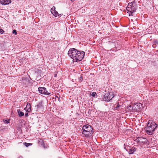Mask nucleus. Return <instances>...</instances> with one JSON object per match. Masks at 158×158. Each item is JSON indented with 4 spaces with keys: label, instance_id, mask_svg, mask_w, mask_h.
Returning a JSON list of instances; mask_svg holds the SVG:
<instances>
[{
    "label": "nucleus",
    "instance_id": "nucleus-12",
    "mask_svg": "<svg viewBox=\"0 0 158 158\" xmlns=\"http://www.w3.org/2000/svg\"><path fill=\"white\" fill-rule=\"evenodd\" d=\"M25 110L27 112H30L31 110V106L30 103L27 102V104L26 107L24 108Z\"/></svg>",
    "mask_w": 158,
    "mask_h": 158
},
{
    "label": "nucleus",
    "instance_id": "nucleus-15",
    "mask_svg": "<svg viewBox=\"0 0 158 158\" xmlns=\"http://www.w3.org/2000/svg\"><path fill=\"white\" fill-rule=\"evenodd\" d=\"M51 13L55 17H57L58 15V12L56 10L52 12Z\"/></svg>",
    "mask_w": 158,
    "mask_h": 158
},
{
    "label": "nucleus",
    "instance_id": "nucleus-5",
    "mask_svg": "<svg viewBox=\"0 0 158 158\" xmlns=\"http://www.w3.org/2000/svg\"><path fill=\"white\" fill-rule=\"evenodd\" d=\"M38 90L39 92L42 94L47 95H49L50 94V93L48 91L45 87H39Z\"/></svg>",
    "mask_w": 158,
    "mask_h": 158
},
{
    "label": "nucleus",
    "instance_id": "nucleus-2",
    "mask_svg": "<svg viewBox=\"0 0 158 158\" xmlns=\"http://www.w3.org/2000/svg\"><path fill=\"white\" fill-rule=\"evenodd\" d=\"M157 125L152 120L148 121L147 126L145 127L146 132L149 135L153 134L154 131L157 127Z\"/></svg>",
    "mask_w": 158,
    "mask_h": 158
},
{
    "label": "nucleus",
    "instance_id": "nucleus-11",
    "mask_svg": "<svg viewBox=\"0 0 158 158\" xmlns=\"http://www.w3.org/2000/svg\"><path fill=\"white\" fill-rule=\"evenodd\" d=\"M1 3L2 5H6L11 2L10 0H0Z\"/></svg>",
    "mask_w": 158,
    "mask_h": 158
},
{
    "label": "nucleus",
    "instance_id": "nucleus-17",
    "mask_svg": "<svg viewBox=\"0 0 158 158\" xmlns=\"http://www.w3.org/2000/svg\"><path fill=\"white\" fill-rule=\"evenodd\" d=\"M24 144L27 147H28L30 145H31L32 144V143H26V142L24 143Z\"/></svg>",
    "mask_w": 158,
    "mask_h": 158
},
{
    "label": "nucleus",
    "instance_id": "nucleus-20",
    "mask_svg": "<svg viewBox=\"0 0 158 158\" xmlns=\"http://www.w3.org/2000/svg\"><path fill=\"white\" fill-rule=\"evenodd\" d=\"M132 107L131 105H129L127 106V109H128L130 110H132Z\"/></svg>",
    "mask_w": 158,
    "mask_h": 158
},
{
    "label": "nucleus",
    "instance_id": "nucleus-18",
    "mask_svg": "<svg viewBox=\"0 0 158 158\" xmlns=\"http://www.w3.org/2000/svg\"><path fill=\"white\" fill-rule=\"evenodd\" d=\"M55 7L54 6H53L51 9V12L54 11L56 10H55Z\"/></svg>",
    "mask_w": 158,
    "mask_h": 158
},
{
    "label": "nucleus",
    "instance_id": "nucleus-13",
    "mask_svg": "<svg viewBox=\"0 0 158 158\" xmlns=\"http://www.w3.org/2000/svg\"><path fill=\"white\" fill-rule=\"evenodd\" d=\"M17 112L18 113V114L19 116L21 117L23 116L24 115V113L23 112H21L20 111V110H18Z\"/></svg>",
    "mask_w": 158,
    "mask_h": 158
},
{
    "label": "nucleus",
    "instance_id": "nucleus-7",
    "mask_svg": "<svg viewBox=\"0 0 158 158\" xmlns=\"http://www.w3.org/2000/svg\"><path fill=\"white\" fill-rule=\"evenodd\" d=\"M142 106V104L140 103H137L134 104L132 107V109L135 111H139Z\"/></svg>",
    "mask_w": 158,
    "mask_h": 158
},
{
    "label": "nucleus",
    "instance_id": "nucleus-21",
    "mask_svg": "<svg viewBox=\"0 0 158 158\" xmlns=\"http://www.w3.org/2000/svg\"><path fill=\"white\" fill-rule=\"evenodd\" d=\"M13 33L15 35L17 34L16 31L15 30H14L13 31Z\"/></svg>",
    "mask_w": 158,
    "mask_h": 158
},
{
    "label": "nucleus",
    "instance_id": "nucleus-29",
    "mask_svg": "<svg viewBox=\"0 0 158 158\" xmlns=\"http://www.w3.org/2000/svg\"><path fill=\"white\" fill-rule=\"evenodd\" d=\"M19 158H22V157H19Z\"/></svg>",
    "mask_w": 158,
    "mask_h": 158
},
{
    "label": "nucleus",
    "instance_id": "nucleus-16",
    "mask_svg": "<svg viewBox=\"0 0 158 158\" xmlns=\"http://www.w3.org/2000/svg\"><path fill=\"white\" fill-rule=\"evenodd\" d=\"M91 96L94 98H96V96H97L96 92H93L91 94Z\"/></svg>",
    "mask_w": 158,
    "mask_h": 158
},
{
    "label": "nucleus",
    "instance_id": "nucleus-9",
    "mask_svg": "<svg viewBox=\"0 0 158 158\" xmlns=\"http://www.w3.org/2000/svg\"><path fill=\"white\" fill-rule=\"evenodd\" d=\"M137 141L139 143L142 144H144L147 142V140L145 138L141 137H139L136 139Z\"/></svg>",
    "mask_w": 158,
    "mask_h": 158
},
{
    "label": "nucleus",
    "instance_id": "nucleus-19",
    "mask_svg": "<svg viewBox=\"0 0 158 158\" xmlns=\"http://www.w3.org/2000/svg\"><path fill=\"white\" fill-rule=\"evenodd\" d=\"M3 121L4 122V123H9V120H3Z\"/></svg>",
    "mask_w": 158,
    "mask_h": 158
},
{
    "label": "nucleus",
    "instance_id": "nucleus-8",
    "mask_svg": "<svg viewBox=\"0 0 158 158\" xmlns=\"http://www.w3.org/2000/svg\"><path fill=\"white\" fill-rule=\"evenodd\" d=\"M83 131H93L92 127L88 124L84 125L82 127Z\"/></svg>",
    "mask_w": 158,
    "mask_h": 158
},
{
    "label": "nucleus",
    "instance_id": "nucleus-4",
    "mask_svg": "<svg viewBox=\"0 0 158 158\" xmlns=\"http://www.w3.org/2000/svg\"><path fill=\"white\" fill-rule=\"evenodd\" d=\"M115 96V95L112 92L107 93L103 96L102 100L106 102H108L111 100Z\"/></svg>",
    "mask_w": 158,
    "mask_h": 158
},
{
    "label": "nucleus",
    "instance_id": "nucleus-1",
    "mask_svg": "<svg viewBox=\"0 0 158 158\" xmlns=\"http://www.w3.org/2000/svg\"><path fill=\"white\" fill-rule=\"evenodd\" d=\"M68 54L73 59V62H78L83 59L85 53L83 51L80 52L74 48H72L69 49Z\"/></svg>",
    "mask_w": 158,
    "mask_h": 158
},
{
    "label": "nucleus",
    "instance_id": "nucleus-6",
    "mask_svg": "<svg viewBox=\"0 0 158 158\" xmlns=\"http://www.w3.org/2000/svg\"><path fill=\"white\" fill-rule=\"evenodd\" d=\"M124 148L128 152L129 154H132L136 151V148L134 147H131L128 145H127Z\"/></svg>",
    "mask_w": 158,
    "mask_h": 158
},
{
    "label": "nucleus",
    "instance_id": "nucleus-22",
    "mask_svg": "<svg viewBox=\"0 0 158 158\" xmlns=\"http://www.w3.org/2000/svg\"><path fill=\"white\" fill-rule=\"evenodd\" d=\"M25 116L26 117H28V113H26L25 114Z\"/></svg>",
    "mask_w": 158,
    "mask_h": 158
},
{
    "label": "nucleus",
    "instance_id": "nucleus-10",
    "mask_svg": "<svg viewBox=\"0 0 158 158\" xmlns=\"http://www.w3.org/2000/svg\"><path fill=\"white\" fill-rule=\"evenodd\" d=\"M93 133V131H83L82 132V134L85 137H90Z\"/></svg>",
    "mask_w": 158,
    "mask_h": 158
},
{
    "label": "nucleus",
    "instance_id": "nucleus-28",
    "mask_svg": "<svg viewBox=\"0 0 158 158\" xmlns=\"http://www.w3.org/2000/svg\"><path fill=\"white\" fill-rule=\"evenodd\" d=\"M72 2H73L75 0H70Z\"/></svg>",
    "mask_w": 158,
    "mask_h": 158
},
{
    "label": "nucleus",
    "instance_id": "nucleus-26",
    "mask_svg": "<svg viewBox=\"0 0 158 158\" xmlns=\"http://www.w3.org/2000/svg\"><path fill=\"white\" fill-rule=\"evenodd\" d=\"M81 79H82V77L81 76V77H80V80H81Z\"/></svg>",
    "mask_w": 158,
    "mask_h": 158
},
{
    "label": "nucleus",
    "instance_id": "nucleus-27",
    "mask_svg": "<svg viewBox=\"0 0 158 158\" xmlns=\"http://www.w3.org/2000/svg\"><path fill=\"white\" fill-rule=\"evenodd\" d=\"M56 98H57L59 100V97L58 96L56 97Z\"/></svg>",
    "mask_w": 158,
    "mask_h": 158
},
{
    "label": "nucleus",
    "instance_id": "nucleus-24",
    "mask_svg": "<svg viewBox=\"0 0 158 158\" xmlns=\"http://www.w3.org/2000/svg\"><path fill=\"white\" fill-rule=\"evenodd\" d=\"M155 43L156 44H158V41H155Z\"/></svg>",
    "mask_w": 158,
    "mask_h": 158
},
{
    "label": "nucleus",
    "instance_id": "nucleus-3",
    "mask_svg": "<svg viewBox=\"0 0 158 158\" xmlns=\"http://www.w3.org/2000/svg\"><path fill=\"white\" fill-rule=\"evenodd\" d=\"M136 2L135 1L129 3L126 8L128 12H130L131 14L133 13L137 9Z\"/></svg>",
    "mask_w": 158,
    "mask_h": 158
},
{
    "label": "nucleus",
    "instance_id": "nucleus-25",
    "mask_svg": "<svg viewBox=\"0 0 158 158\" xmlns=\"http://www.w3.org/2000/svg\"><path fill=\"white\" fill-rule=\"evenodd\" d=\"M155 45H156V44H154L153 45V47L154 48V47H155Z\"/></svg>",
    "mask_w": 158,
    "mask_h": 158
},
{
    "label": "nucleus",
    "instance_id": "nucleus-23",
    "mask_svg": "<svg viewBox=\"0 0 158 158\" xmlns=\"http://www.w3.org/2000/svg\"><path fill=\"white\" fill-rule=\"evenodd\" d=\"M62 15V14H59L58 13V15H57V16H61Z\"/></svg>",
    "mask_w": 158,
    "mask_h": 158
},
{
    "label": "nucleus",
    "instance_id": "nucleus-14",
    "mask_svg": "<svg viewBox=\"0 0 158 158\" xmlns=\"http://www.w3.org/2000/svg\"><path fill=\"white\" fill-rule=\"evenodd\" d=\"M43 107L42 102H40L39 103V104L37 105V108L38 109H40Z\"/></svg>",
    "mask_w": 158,
    "mask_h": 158
}]
</instances>
